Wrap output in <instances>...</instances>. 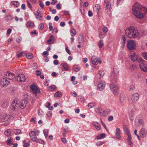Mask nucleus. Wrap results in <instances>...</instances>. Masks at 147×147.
I'll return each instance as SVG.
<instances>
[{
    "instance_id": "obj_1",
    "label": "nucleus",
    "mask_w": 147,
    "mask_h": 147,
    "mask_svg": "<svg viewBox=\"0 0 147 147\" xmlns=\"http://www.w3.org/2000/svg\"><path fill=\"white\" fill-rule=\"evenodd\" d=\"M133 14L136 18L139 19L143 18L146 14L147 9L146 8L138 2L134 5L132 8Z\"/></svg>"
},
{
    "instance_id": "obj_2",
    "label": "nucleus",
    "mask_w": 147,
    "mask_h": 147,
    "mask_svg": "<svg viewBox=\"0 0 147 147\" xmlns=\"http://www.w3.org/2000/svg\"><path fill=\"white\" fill-rule=\"evenodd\" d=\"M125 34L128 38H134L138 35V30L133 27H130L126 29Z\"/></svg>"
},
{
    "instance_id": "obj_3",
    "label": "nucleus",
    "mask_w": 147,
    "mask_h": 147,
    "mask_svg": "<svg viewBox=\"0 0 147 147\" xmlns=\"http://www.w3.org/2000/svg\"><path fill=\"white\" fill-rule=\"evenodd\" d=\"M35 135V132L33 131H30L29 133V136L33 141L40 144L43 143L44 141L42 140L37 138Z\"/></svg>"
},
{
    "instance_id": "obj_4",
    "label": "nucleus",
    "mask_w": 147,
    "mask_h": 147,
    "mask_svg": "<svg viewBox=\"0 0 147 147\" xmlns=\"http://www.w3.org/2000/svg\"><path fill=\"white\" fill-rule=\"evenodd\" d=\"M137 62L138 63L140 67L143 71L146 72L147 71V65L145 64V61L142 58H139Z\"/></svg>"
},
{
    "instance_id": "obj_5",
    "label": "nucleus",
    "mask_w": 147,
    "mask_h": 147,
    "mask_svg": "<svg viewBox=\"0 0 147 147\" xmlns=\"http://www.w3.org/2000/svg\"><path fill=\"white\" fill-rule=\"evenodd\" d=\"M127 47L129 50H133L136 48V44L135 41L130 40L127 41Z\"/></svg>"
},
{
    "instance_id": "obj_6",
    "label": "nucleus",
    "mask_w": 147,
    "mask_h": 147,
    "mask_svg": "<svg viewBox=\"0 0 147 147\" xmlns=\"http://www.w3.org/2000/svg\"><path fill=\"white\" fill-rule=\"evenodd\" d=\"M18 98H15L11 104V108L14 110L19 108L20 104Z\"/></svg>"
},
{
    "instance_id": "obj_7",
    "label": "nucleus",
    "mask_w": 147,
    "mask_h": 147,
    "mask_svg": "<svg viewBox=\"0 0 147 147\" xmlns=\"http://www.w3.org/2000/svg\"><path fill=\"white\" fill-rule=\"evenodd\" d=\"M110 88L111 91L113 92L115 95L117 96L118 94V88L113 83H111L110 85Z\"/></svg>"
},
{
    "instance_id": "obj_8",
    "label": "nucleus",
    "mask_w": 147,
    "mask_h": 147,
    "mask_svg": "<svg viewBox=\"0 0 147 147\" xmlns=\"http://www.w3.org/2000/svg\"><path fill=\"white\" fill-rule=\"evenodd\" d=\"M91 60L92 63L94 65H97L98 63L100 64L101 63V60L98 59L95 56L92 57Z\"/></svg>"
},
{
    "instance_id": "obj_9",
    "label": "nucleus",
    "mask_w": 147,
    "mask_h": 147,
    "mask_svg": "<svg viewBox=\"0 0 147 147\" xmlns=\"http://www.w3.org/2000/svg\"><path fill=\"white\" fill-rule=\"evenodd\" d=\"M105 82L101 81L98 84L97 87L98 90H102L105 88Z\"/></svg>"
},
{
    "instance_id": "obj_10",
    "label": "nucleus",
    "mask_w": 147,
    "mask_h": 147,
    "mask_svg": "<svg viewBox=\"0 0 147 147\" xmlns=\"http://www.w3.org/2000/svg\"><path fill=\"white\" fill-rule=\"evenodd\" d=\"M16 78L18 81L21 82H25L26 79L25 76L23 74H19L16 76Z\"/></svg>"
},
{
    "instance_id": "obj_11",
    "label": "nucleus",
    "mask_w": 147,
    "mask_h": 147,
    "mask_svg": "<svg viewBox=\"0 0 147 147\" xmlns=\"http://www.w3.org/2000/svg\"><path fill=\"white\" fill-rule=\"evenodd\" d=\"M5 77L9 80H12L15 78V76L13 73L7 71L5 74Z\"/></svg>"
},
{
    "instance_id": "obj_12",
    "label": "nucleus",
    "mask_w": 147,
    "mask_h": 147,
    "mask_svg": "<svg viewBox=\"0 0 147 147\" xmlns=\"http://www.w3.org/2000/svg\"><path fill=\"white\" fill-rule=\"evenodd\" d=\"M119 73V70L116 67H114L113 68V72H112L111 75V78L114 79L116 76Z\"/></svg>"
},
{
    "instance_id": "obj_13",
    "label": "nucleus",
    "mask_w": 147,
    "mask_h": 147,
    "mask_svg": "<svg viewBox=\"0 0 147 147\" xmlns=\"http://www.w3.org/2000/svg\"><path fill=\"white\" fill-rule=\"evenodd\" d=\"M9 83V81H8L6 78H2L1 79V84L2 86H4L7 85Z\"/></svg>"
},
{
    "instance_id": "obj_14",
    "label": "nucleus",
    "mask_w": 147,
    "mask_h": 147,
    "mask_svg": "<svg viewBox=\"0 0 147 147\" xmlns=\"http://www.w3.org/2000/svg\"><path fill=\"white\" fill-rule=\"evenodd\" d=\"M104 3L107 4L105 7V10H106L107 11H109L111 8V2L107 0H104Z\"/></svg>"
},
{
    "instance_id": "obj_15",
    "label": "nucleus",
    "mask_w": 147,
    "mask_h": 147,
    "mask_svg": "<svg viewBox=\"0 0 147 147\" xmlns=\"http://www.w3.org/2000/svg\"><path fill=\"white\" fill-rule=\"evenodd\" d=\"M139 98V95L138 93H136L132 95L131 99L132 101L135 102L138 100Z\"/></svg>"
},
{
    "instance_id": "obj_16",
    "label": "nucleus",
    "mask_w": 147,
    "mask_h": 147,
    "mask_svg": "<svg viewBox=\"0 0 147 147\" xmlns=\"http://www.w3.org/2000/svg\"><path fill=\"white\" fill-rule=\"evenodd\" d=\"M143 121L140 119H136L135 120L136 125L138 127L142 126L143 125Z\"/></svg>"
},
{
    "instance_id": "obj_17",
    "label": "nucleus",
    "mask_w": 147,
    "mask_h": 147,
    "mask_svg": "<svg viewBox=\"0 0 147 147\" xmlns=\"http://www.w3.org/2000/svg\"><path fill=\"white\" fill-rule=\"evenodd\" d=\"M27 103V100L25 99L22 100L21 102L20 105V104L19 107L21 109H24L26 107Z\"/></svg>"
},
{
    "instance_id": "obj_18",
    "label": "nucleus",
    "mask_w": 147,
    "mask_h": 147,
    "mask_svg": "<svg viewBox=\"0 0 147 147\" xmlns=\"http://www.w3.org/2000/svg\"><path fill=\"white\" fill-rule=\"evenodd\" d=\"M130 57L131 58V60L134 61H135L137 60V61L139 59H138L137 56L133 51H131V52Z\"/></svg>"
},
{
    "instance_id": "obj_19",
    "label": "nucleus",
    "mask_w": 147,
    "mask_h": 147,
    "mask_svg": "<svg viewBox=\"0 0 147 147\" xmlns=\"http://www.w3.org/2000/svg\"><path fill=\"white\" fill-rule=\"evenodd\" d=\"M140 136L142 138L145 137L146 135L147 132L144 129H141L139 132Z\"/></svg>"
},
{
    "instance_id": "obj_20",
    "label": "nucleus",
    "mask_w": 147,
    "mask_h": 147,
    "mask_svg": "<svg viewBox=\"0 0 147 147\" xmlns=\"http://www.w3.org/2000/svg\"><path fill=\"white\" fill-rule=\"evenodd\" d=\"M120 134V129L119 128H117L116 129L115 136L118 139H120L121 138Z\"/></svg>"
},
{
    "instance_id": "obj_21",
    "label": "nucleus",
    "mask_w": 147,
    "mask_h": 147,
    "mask_svg": "<svg viewBox=\"0 0 147 147\" xmlns=\"http://www.w3.org/2000/svg\"><path fill=\"white\" fill-rule=\"evenodd\" d=\"M61 65L62 66L61 69L62 71H67L68 69V66L66 63H61Z\"/></svg>"
},
{
    "instance_id": "obj_22",
    "label": "nucleus",
    "mask_w": 147,
    "mask_h": 147,
    "mask_svg": "<svg viewBox=\"0 0 147 147\" xmlns=\"http://www.w3.org/2000/svg\"><path fill=\"white\" fill-rule=\"evenodd\" d=\"M13 19L12 16L9 14H7L5 16V19L7 22L11 21Z\"/></svg>"
},
{
    "instance_id": "obj_23",
    "label": "nucleus",
    "mask_w": 147,
    "mask_h": 147,
    "mask_svg": "<svg viewBox=\"0 0 147 147\" xmlns=\"http://www.w3.org/2000/svg\"><path fill=\"white\" fill-rule=\"evenodd\" d=\"M78 42L80 44H83L84 38L83 36L81 34H80L79 35Z\"/></svg>"
},
{
    "instance_id": "obj_24",
    "label": "nucleus",
    "mask_w": 147,
    "mask_h": 147,
    "mask_svg": "<svg viewBox=\"0 0 147 147\" xmlns=\"http://www.w3.org/2000/svg\"><path fill=\"white\" fill-rule=\"evenodd\" d=\"M104 74V72L102 70H101L99 71V72L97 74L96 76L97 77L100 79L101 78Z\"/></svg>"
},
{
    "instance_id": "obj_25",
    "label": "nucleus",
    "mask_w": 147,
    "mask_h": 147,
    "mask_svg": "<svg viewBox=\"0 0 147 147\" xmlns=\"http://www.w3.org/2000/svg\"><path fill=\"white\" fill-rule=\"evenodd\" d=\"M102 110V109L100 107H97L95 109V112L100 115H101Z\"/></svg>"
},
{
    "instance_id": "obj_26",
    "label": "nucleus",
    "mask_w": 147,
    "mask_h": 147,
    "mask_svg": "<svg viewBox=\"0 0 147 147\" xmlns=\"http://www.w3.org/2000/svg\"><path fill=\"white\" fill-rule=\"evenodd\" d=\"M132 139V138L131 136H128V138L127 139V142L128 143V145L131 146H133V144L131 141Z\"/></svg>"
},
{
    "instance_id": "obj_27",
    "label": "nucleus",
    "mask_w": 147,
    "mask_h": 147,
    "mask_svg": "<svg viewBox=\"0 0 147 147\" xmlns=\"http://www.w3.org/2000/svg\"><path fill=\"white\" fill-rule=\"evenodd\" d=\"M123 128L124 132L128 136H131L129 131L125 126H123Z\"/></svg>"
},
{
    "instance_id": "obj_28",
    "label": "nucleus",
    "mask_w": 147,
    "mask_h": 147,
    "mask_svg": "<svg viewBox=\"0 0 147 147\" xmlns=\"http://www.w3.org/2000/svg\"><path fill=\"white\" fill-rule=\"evenodd\" d=\"M92 125L95 126L97 130H99L100 129V124L97 122H94L93 123Z\"/></svg>"
},
{
    "instance_id": "obj_29",
    "label": "nucleus",
    "mask_w": 147,
    "mask_h": 147,
    "mask_svg": "<svg viewBox=\"0 0 147 147\" xmlns=\"http://www.w3.org/2000/svg\"><path fill=\"white\" fill-rule=\"evenodd\" d=\"M109 113V112L108 110H105L102 109L101 113L100 115L102 116H105L107 115Z\"/></svg>"
},
{
    "instance_id": "obj_30",
    "label": "nucleus",
    "mask_w": 147,
    "mask_h": 147,
    "mask_svg": "<svg viewBox=\"0 0 147 147\" xmlns=\"http://www.w3.org/2000/svg\"><path fill=\"white\" fill-rule=\"evenodd\" d=\"M26 26L27 27L31 28H34L35 26L33 22H27Z\"/></svg>"
},
{
    "instance_id": "obj_31",
    "label": "nucleus",
    "mask_w": 147,
    "mask_h": 147,
    "mask_svg": "<svg viewBox=\"0 0 147 147\" xmlns=\"http://www.w3.org/2000/svg\"><path fill=\"white\" fill-rule=\"evenodd\" d=\"M54 37L53 35H51L50 36L49 39L47 40V43L48 44H51V42L53 40L54 41Z\"/></svg>"
},
{
    "instance_id": "obj_32",
    "label": "nucleus",
    "mask_w": 147,
    "mask_h": 147,
    "mask_svg": "<svg viewBox=\"0 0 147 147\" xmlns=\"http://www.w3.org/2000/svg\"><path fill=\"white\" fill-rule=\"evenodd\" d=\"M9 116L6 115H4L3 116H2L1 118V121H7L9 119L8 117Z\"/></svg>"
},
{
    "instance_id": "obj_33",
    "label": "nucleus",
    "mask_w": 147,
    "mask_h": 147,
    "mask_svg": "<svg viewBox=\"0 0 147 147\" xmlns=\"http://www.w3.org/2000/svg\"><path fill=\"white\" fill-rule=\"evenodd\" d=\"M126 100L127 98L125 96L123 95H122L120 96V101L122 103H124L126 101Z\"/></svg>"
},
{
    "instance_id": "obj_34",
    "label": "nucleus",
    "mask_w": 147,
    "mask_h": 147,
    "mask_svg": "<svg viewBox=\"0 0 147 147\" xmlns=\"http://www.w3.org/2000/svg\"><path fill=\"white\" fill-rule=\"evenodd\" d=\"M11 134V131L10 129H8L4 132L5 135L7 137H9Z\"/></svg>"
},
{
    "instance_id": "obj_35",
    "label": "nucleus",
    "mask_w": 147,
    "mask_h": 147,
    "mask_svg": "<svg viewBox=\"0 0 147 147\" xmlns=\"http://www.w3.org/2000/svg\"><path fill=\"white\" fill-rule=\"evenodd\" d=\"M36 17L37 19L40 20L42 19V18L41 15L38 11L36 12Z\"/></svg>"
},
{
    "instance_id": "obj_36",
    "label": "nucleus",
    "mask_w": 147,
    "mask_h": 147,
    "mask_svg": "<svg viewBox=\"0 0 147 147\" xmlns=\"http://www.w3.org/2000/svg\"><path fill=\"white\" fill-rule=\"evenodd\" d=\"M56 87L54 85H52L51 86H49L48 87V90L51 91H54L55 89L56 88Z\"/></svg>"
},
{
    "instance_id": "obj_37",
    "label": "nucleus",
    "mask_w": 147,
    "mask_h": 147,
    "mask_svg": "<svg viewBox=\"0 0 147 147\" xmlns=\"http://www.w3.org/2000/svg\"><path fill=\"white\" fill-rule=\"evenodd\" d=\"M105 135L104 134H102L100 135H97L96 136V138L97 139H100L101 138H105Z\"/></svg>"
},
{
    "instance_id": "obj_38",
    "label": "nucleus",
    "mask_w": 147,
    "mask_h": 147,
    "mask_svg": "<svg viewBox=\"0 0 147 147\" xmlns=\"http://www.w3.org/2000/svg\"><path fill=\"white\" fill-rule=\"evenodd\" d=\"M12 139L11 138L9 137L8 138L7 140L6 141V142L8 145H11L12 144Z\"/></svg>"
},
{
    "instance_id": "obj_39",
    "label": "nucleus",
    "mask_w": 147,
    "mask_h": 147,
    "mask_svg": "<svg viewBox=\"0 0 147 147\" xmlns=\"http://www.w3.org/2000/svg\"><path fill=\"white\" fill-rule=\"evenodd\" d=\"M62 95V93L59 91L57 92L54 94V96L55 97H59Z\"/></svg>"
},
{
    "instance_id": "obj_40",
    "label": "nucleus",
    "mask_w": 147,
    "mask_h": 147,
    "mask_svg": "<svg viewBox=\"0 0 147 147\" xmlns=\"http://www.w3.org/2000/svg\"><path fill=\"white\" fill-rule=\"evenodd\" d=\"M13 132L15 134L17 135L20 134L21 131L19 129H13Z\"/></svg>"
},
{
    "instance_id": "obj_41",
    "label": "nucleus",
    "mask_w": 147,
    "mask_h": 147,
    "mask_svg": "<svg viewBox=\"0 0 147 147\" xmlns=\"http://www.w3.org/2000/svg\"><path fill=\"white\" fill-rule=\"evenodd\" d=\"M11 3L16 7H18L20 5L19 3L17 1H12L11 2Z\"/></svg>"
},
{
    "instance_id": "obj_42",
    "label": "nucleus",
    "mask_w": 147,
    "mask_h": 147,
    "mask_svg": "<svg viewBox=\"0 0 147 147\" xmlns=\"http://www.w3.org/2000/svg\"><path fill=\"white\" fill-rule=\"evenodd\" d=\"M73 69L75 71L78 72L80 70V67L79 66H78L76 65H74L73 66Z\"/></svg>"
},
{
    "instance_id": "obj_43",
    "label": "nucleus",
    "mask_w": 147,
    "mask_h": 147,
    "mask_svg": "<svg viewBox=\"0 0 147 147\" xmlns=\"http://www.w3.org/2000/svg\"><path fill=\"white\" fill-rule=\"evenodd\" d=\"M104 45V43L103 40H100L98 43V46L99 48H101Z\"/></svg>"
},
{
    "instance_id": "obj_44",
    "label": "nucleus",
    "mask_w": 147,
    "mask_h": 147,
    "mask_svg": "<svg viewBox=\"0 0 147 147\" xmlns=\"http://www.w3.org/2000/svg\"><path fill=\"white\" fill-rule=\"evenodd\" d=\"M40 93V92L39 89H38V88L36 89V90H35L33 92V94L35 96H36L37 94H39Z\"/></svg>"
},
{
    "instance_id": "obj_45",
    "label": "nucleus",
    "mask_w": 147,
    "mask_h": 147,
    "mask_svg": "<svg viewBox=\"0 0 147 147\" xmlns=\"http://www.w3.org/2000/svg\"><path fill=\"white\" fill-rule=\"evenodd\" d=\"M43 133L45 138L48 137L49 134V130L48 129H45L43 130Z\"/></svg>"
},
{
    "instance_id": "obj_46",
    "label": "nucleus",
    "mask_w": 147,
    "mask_h": 147,
    "mask_svg": "<svg viewBox=\"0 0 147 147\" xmlns=\"http://www.w3.org/2000/svg\"><path fill=\"white\" fill-rule=\"evenodd\" d=\"M105 34L103 32H100L98 35L99 38L100 39L104 38L105 36Z\"/></svg>"
},
{
    "instance_id": "obj_47",
    "label": "nucleus",
    "mask_w": 147,
    "mask_h": 147,
    "mask_svg": "<svg viewBox=\"0 0 147 147\" xmlns=\"http://www.w3.org/2000/svg\"><path fill=\"white\" fill-rule=\"evenodd\" d=\"M70 33H71V36L73 35H75L76 34V30L74 29H71L70 31Z\"/></svg>"
},
{
    "instance_id": "obj_48",
    "label": "nucleus",
    "mask_w": 147,
    "mask_h": 147,
    "mask_svg": "<svg viewBox=\"0 0 147 147\" xmlns=\"http://www.w3.org/2000/svg\"><path fill=\"white\" fill-rule=\"evenodd\" d=\"M26 57L27 59H30L32 57L33 55L31 53H27L26 54Z\"/></svg>"
},
{
    "instance_id": "obj_49",
    "label": "nucleus",
    "mask_w": 147,
    "mask_h": 147,
    "mask_svg": "<svg viewBox=\"0 0 147 147\" xmlns=\"http://www.w3.org/2000/svg\"><path fill=\"white\" fill-rule=\"evenodd\" d=\"M102 30L103 32L105 34H106L108 30V28L105 26L103 27L102 28Z\"/></svg>"
},
{
    "instance_id": "obj_50",
    "label": "nucleus",
    "mask_w": 147,
    "mask_h": 147,
    "mask_svg": "<svg viewBox=\"0 0 147 147\" xmlns=\"http://www.w3.org/2000/svg\"><path fill=\"white\" fill-rule=\"evenodd\" d=\"M30 88L32 90V93H33V92L36 90V89L37 88L36 86L32 85H31L30 86Z\"/></svg>"
},
{
    "instance_id": "obj_51",
    "label": "nucleus",
    "mask_w": 147,
    "mask_h": 147,
    "mask_svg": "<svg viewBox=\"0 0 147 147\" xmlns=\"http://www.w3.org/2000/svg\"><path fill=\"white\" fill-rule=\"evenodd\" d=\"M122 45L123 46H124L126 41V38L124 36H122Z\"/></svg>"
},
{
    "instance_id": "obj_52",
    "label": "nucleus",
    "mask_w": 147,
    "mask_h": 147,
    "mask_svg": "<svg viewBox=\"0 0 147 147\" xmlns=\"http://www.w3.org/2000/svg\"><path fill=\"white\" fill-rule=\"evenodd\" d=\"M95 105V103L94 102H91L88 104V107L90 109L94 107Z\"/></svg>"
},
{
    "instance_id": "obj_53",
    "label": "nucleus",
    "mask_w": 147,
    "mask_h": 147,
    "mask_svg": "<svg viewBox=\"0 0 147 147\" xmlns=\"http://www.w3.org/2000/svg\"><path fill=\"white\" fill-rule=\"evenodd\" d=\"M78 98L80 101L83 103L84 102V99L83 96H78Z\"/></svg>"
},
{
    "instance_id": "obj_54",
    "label": "nucleus",
    "mask_w": 147,
    "mask_h": 147,
    "mask_svg": "<svg viewBox=\"0 0 147 147\" xmlns=\"http://www.w3.org/2000/svg\"><path fill=\"white\" fill-rule=\"evenodd\" d=\"M39 4L41 8L43 9L44 7V5L43 4V3L41 0H39Z\"/></svg>"
},
{
    "instance_id": "obj_55",
    "label": "nucleus",
    "mask_w": 147,
    "mask_h": 147,
    "mask_svg": "<svg viewBox=\"0 0 147 147\" xmlns=\"http://www.w3.org/2000/svg\"><path fill=\"white\" fill-rule=\"evenodd\" d=\"M65 51L69 55L71 54L70 50L69 49L68 47L67 46L65 48Z\"/></svg>"
},
{
    "instance_id": "obj_56",
    "label": "nucleus",
    "mask_w": 147,
    "mask_h": 147,
    "mask_svg": "<svg viewBox=\"0 0 147 147\" xmlns=\"http://www.w3.org/2000/svg\"><path fill=\"white\" fill-rule=\"evenodd\" d=\"M135 89V86L133 84H131L129 86V91H132L134 90Z\"/></svg>"
},
{
    "instance_id": "obj_57",
    "label": "nucleus",
    "mask_w": 147,
    "mask_h": 147,
    "mask_svg": "<svg viewBox=\"0 0 147 147\" xmlns=\"http://www.w3.org/2000/svg\"><path fill=\"white\" fill-rule=\"evenodd\" d=\"M8 104L7 102H4L2 105V107L3 108H5L8 107Z\"/></svg>"
},
{
    "instance_id": "obj_58",
    "label": "nucleus",
    "mask_w": 147,
    "mask_h": 147,
    "mask_svg": "<svg viewBox=\"0 0 147 147\" xmlns=\"http://www.w3.org/2000/svg\"><path fill=\"white\" fill-rule=\"evenodd\" d=\"M142 56L145 59L147 60V53H144L142 54Z\"/></svg>"
},
{
    "instance_id": "obj_59",
    "label": "nucleus",
    "mask_w": 147,
    "mask_h": 147,
    "mask_svg": "<svg viewBox=\"0 0 147 147\" xmlns=\"http://www.w3.org/2000/svg\"><path fill=\"white\" fill-rule=\"evenodd\" d=\"M39 29L42 30L44 28V25L43 23H40L39 25Z\"/></svg>"
},
{
    "instance_id": "obj_60",
    "label": "nucleus",
    "mask_w": 147,
    "mask_h": 147,
    "mask_svg": "<svg viewBox=\"0 0 147 147\" xmlns=\"http://www.w3.org/2000/svg\"><path fill=\"white\" fill-rule=\"evenodd\" d=\"M123 2V0H117V5L121 4Z\"/></svg>"
},
{
    "instance_id": "obj_61",
    "label": "nucleus",
    "mask_w": 147,
    "mask_h": 147,
    "mask_svg": "<svg viewBox=\"0 0 147 147\" xmlns=\"http://www.w3.org/2000/svg\"><path fill=\"white\" fill-rule=\"evenodd\" d=\"M23 54V52H22L19 54H17V56L18 57L20 58L22 57Z\"/></svg>"
},
{
    "instance_id": "obj_62",
    "label": "nucleus",
    "mask_w": 147,
    "mask_h": 147,
    "mask_svg": "<svg viewBox=\"0 0 147 147\" xmlns=\"http://www.w3.org/2000/svg\"><path fill=\"white\" fill-rule=\"evenodd\" d=\"M47 115L49 117H51L52 116V113L51 112L49 111L47 113Z\"/></svg>"
},
{
    "instance_id": "obj_63",
    "label": "nucleus",
    "mask_w": 147,
    "mask_h": 147,
    "mask_svg": "<svg viewBox=\"0 0 147 147\" xmlns=\"http://www.w3.org/2000/svg\"><path fill=\"white\" fill-rule=\"evenodd\" d=\"M71 95L74 96L76 97L77 96V94L75 92H71Z\"/></svg>"
},
{
    "instance_id": "obj_64",
    "label": "nucleus",
    "mask_w": 147,
    "mask_h": 147,
    "mask_svg": "<svg viewBox=\"0 0 147 147\" xmlns=\"http://www.w3.org/2000/svg\"><path fill=\"white\" fill-rule=\"evenodd\" d=\"M11 32V29L9 28L7 30V34L9 35Z\"/></svg>"
}]
</instances>
